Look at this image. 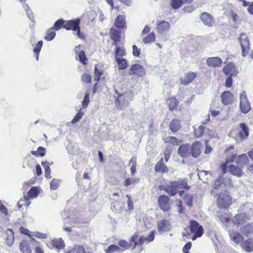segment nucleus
I'll use <instances>...</instances> for the list:
<instances>
[{
	"label": "nucleus",
	"instance_id": "nucleus-1",
	"mask_svg": "<svg viewBox=\"0 0 253 253\" xmlns=\"http://www.w3.org/2000/svg\"><path fill=\"white\" fill-rule=\"evenodd\" d=\"M64 22L65 21L63 19H59L55 22L52 28L55 30H59L63 25V27L67 30H73L74 31H77V36L80 38H81L79 26L80 19L79 18L68 21L65 24H64Z\"/></svg>",
	"mask_w": 253,
	"mask_h": 253
},
{
	"label": "nucleus",
	"instance_id": "nucleus-2",
	"mask_svg": "<svg viewBox=\"0 0 253 253\" xmlns=\"http://www.w3.org/2000/svg\"><path fill=\"white\" fill-rule=\"evenodd\" d=\"M133 91L129 90L118 95L117 98L116 99L115 103L121 108H124L128 105L129 102L133 99Z\"/></svg>",
	"mask_w": 253,
	"mask_h": 253
},
{
	"label": "nucleus",
	"instance_id": "nucleus-3",
	"mask_svg": "<svg viewBox=\"0 0 253 253\" xmlns=\"http://www.w3.org/2000/svg\"><path fill=\"white\" fill-rule=\"evenodd\" d=\"M189 227L191 232L195 234L192 238L193 241L202 236L204 233V229L197 221L191 220L189 221Z\"/></svg>",
	"mask_w": 253,
	"mask_h": 253
},
{
	"label": "nucleus",
	"instance_id": "nucleus-4",
	"mask_svg": "<svg viewBox=\"0 0 253 253\" xmlns=\"http://www.w3.org/2000/svg\"><path fill=\"white\" fill-rule=\"evenodd\" d=\"M239 41L242 48V54L245 56L250 49V43L248 36L245 33H242L239 36Z\"/></svg>",
	"mask_w": 253,
	"mask_h": 253
},
{
	"label": "nucleus",
	"instance_id": "nucleus-5",
	"mask_svg": "<svg viewBox=\"0 0 253 253\" xmlns=\"http://www.w3.org/2000/svg\"><path fill=\"white\" fill-rule=\"evenodd\" d=\"M240 109L241 112L244 114L248 113L251 109L250 103L247 98L245 91H243L240 95Z\"/></svg>",
	"mask_w": 253,
	"mask_h": 253
},
{
	"label": "nucleus",
	"instance_id": "nucleus-6",
	"mask_svg": "<svg viewBox=\"0 0 253 253\" xmlns=\"http://www.w3.org/2000/svg\"><path fill=\"white\" fill-rule=\"evenodd\" d=\"M231 197L226 192L219 194L217 199V205L219 208H227L231 204Z\"/></svg>",
	"mask_w": 253,
	"mask_h": 253
},
{
	"label": "nucleus",
	"instance_id": "nucleus-7",
	"mask_svg": "<svg viewBox=\"0 0 253 253\" xmlns=\"http://www.w3.org/2000/svg\"><path fill=\"white\" fill-rule=\"evenodd\" d=\"M129 74L134 77H142L145 74L144 68L140 64H135L131 66L129 70Z\"/></svg>",
	"mask_w": 253,
	"mask_h": 253
},
{
	"label": "nucleus",
	"instance_id": "nucleus-8",
	"mask_svg": "<svg viewBox=\"0 0 253 253\" xmlns=\"http://www.w3.org/2000/svg\"><path fill=\"white\" fill-rule=\"evenodd\" d=\"M239 126L241 129L233 130L230 133L232 134L234 131H237V135H238L241 139L247 138L249 135V128L248 126L244 123H241Z\"/></svg>",
	"mask_w": 253,
	"mask_h": 253
},
{
	"label": "nucleus",
	"instance_id": "nucleus-9",
	"mask_svg": "<svg viewBox=\"0 0 253 253\" xmlns=\"http://www.w3.org/2000/svg\"><path fill=\"white\" fill-rule=\"evenodd\" d=\"M202 143L200 142L197 141L193 143L190 146V153L193 158H196L199 156L201 154V147Z\"/></svg>",
	"mask_w": 253,
	"mask_h": 253
},
{
	"label": "nucleus",
	"instance_id": "nucleus-10",
	"mask_svg": "<svg viewBox=\"0 0 253 253\" xmlns=\"http://www.w3.org/2000/svg\"><path fill=\"white\" fill-rule=\"evenodd\" d=\"M222 103L225 105L231 104L233 101V95L229 91H224L221 95Z\"/></svg>",
	"mask_w": 253,
	"mask_h": 253
},
{
	"label": "nucleus",
	"instance_id": "nucleus-11",
	"mask_svg": "<svg viewBox=\"0 0 253 253\" xmlns=\"http://www.w3.org/2000/svg\"><path fill=\"white\" fill-rule=\"evenodd\" d=\"M196 77V74L194 72H188L186 73L183 77L180 79V83L182 84L186 85L191 83Z\"/></svg>",
	"mask_w": 253,
	"mask_h": 253
},
{
	"label": "nucleus",
	"instance_id": "nucleus-12",
	"mask_svg": "<svg viewBox=\"0 0 253 253\" xmlns=\"http://www.w3.org/2000/svg\"><path fill=\"white\" fill-rule=\"evenodd\" d=\"M169 28V23L165 20L158 21L157 23V30L160 34L168 31Z\"/></svg>",
	"mask_w": 253,
	"mask_h": 253
},
{
	"label": "nucleus",
	"instance_id": "nucleus-13",
	"mask_svg": "<svg viewBox=\"0 0 253 253\" xmlns=\"http://www.w3.org/2000/svg\"><path fill=\"white\" fill-rule=\"evenodd\" d=\"M173 182L170 181L169 184L166 185L165 186H162L160 187V189L165 190L168 194L171 196H175L177 192V189L174 186V184H172Z\"/></svg>",
	"mask_w": 253,
	"mask_h": 253
},
{
	"label": "nucleus",
	"instance_id": "nucleus-14",
	"mask_svg": "<svg viewBox=\"0 0 253 253\" xmlns=\"http://www.w3.org/2000/svg\"><path fill=\"white\" fill-rule=\"evenodd\" d=\"M223 72L226 75H229L232 77L236 76L238 73L235 65L231 63H228L223 68Z\"/></svg>",
	"mask_w": 253,
	"mask_h": 253
},
{
	"label": "nucleus",
	"instance_id": "nucleus-15",
	"mask_svg": "<svg viewBox=\"0 0 253 253\" xmlns=\"http://www.w3.org/2000/svg\"><path fill=\"white\" fill-rule=\"evenodd\" d=\"M200 18L204 25L211 27L213 24V18L212 15L207 12L201 14Z\"/></svg>",
	"mask_w": 253,
	"mask_h": 253
},
{
	"label": "nucleus",
	"instance_id": "nucleus-16",
	"mask_svg": "<svg viewBox=\"0 0 253 253\" xmlns=\"http://www.w3.org/2000/svg\"><path fill=\"white\" fill-rule=\"evenodd\" d=\"M178 153L182 158L189 157L191 154L190 145L186 144L180 146L178 148Z\"/></svg>",
	"mask_w": 253,
	"mask_h": 253
},
{
	"label": "nucleus",
	"instance_id": "nucleus-17",
	"mask_svg": "<svg viewBox=\"0 0 253 253\" xmlns=\"http://www.w3.org/2000/svg\"><path fill=\"white\" fill-rule=\"evenodd\" d=\"M241 167L231 164L229 166V171L232 174L237 177H240L243 174V170Z\"/></svg>",
	"mask_w": 253,
	"mask_h": 253
},
{
	"label": "nucleus",
	"instance_id": "nucleus-18",
	"mask_svg": "<svg viewBox=\"0 0 253 253\" xmlns=\"http://www.w3.org/2000/svg\"><path fill=\"white\" fill-rule=\"evenodd\" d=\"M228 232L231 240L235 244L240 243L243 241V238L239 232L234 230H229Z\"/></svg>",
	"mask_w": 253,
	"mask_h": 253
},
{
	"label": "nucleus",
	"instance_id": "nucleus-19",
	"mask_svg": "<svg viewBox=\"0 0 253 253\" xmlns=\"http://www.w3.org/2000/svg\"><path fill=\"white\" fill-rule=\"evenodd\" d=\"M221 59L218 57H209L207 60V64L210 67H220L222 64Z\"/></svg>",
	"mask_w": 253,
	"mask_h": 253
},
{
	"label": "nucleus",
	"instance_id": "nucleus-20",
	"mask_svg": "<svg viewBox=\"0 0 253 253\" xmlns=\"http://www.w3.org/2000/svg\"><path fill=\"white\" fill-rule=\"evenodd\" d=\"M170 227L168 220L164 219L159 221L158 223V231L160 232H164L170 230Z\"/></svg>",
	"mask_w": 253,
	"mask_h": 253
},
{
	"label": "nucleus",
	"instance_id": "nucleus-21",
	"mask_svg": "<svg viewBox=\"0 0 253 253\" xmlns=\"http://www.w3.org/2000/svg\"><path fill=\"white\" fill-rule=\"evenodd\" d=\"M169 202V198L167 196L161 195L158 198V202L160 208L164 211H168V204Z\"/></svg>",
	"mask_w": 253,
	"mask_h": 253
},
{
	"label": "nucleus",
	"instance_id": "nucleus-22",
	"mask_svg": "<svg viewBox=\"0 0 253 253\" xmlns=\"http://www.w3.org/2000/svg\"><path fill=\"white\" fill-rule=\"evenodd\" d=\"M247 219L246 215L244 213H239L235 215L233 219L234 224L242 225L245 223Z\"/></svg>",
	"mask_w": 253,
	"mask_h": 253
},
{
	"label": "nucleus",
	"instance_id": "nucleus-23",
	"mask_svg": "<svg viewBox=\"0 0 253 253\" xmlns=\"http://www.w3.org/2000/svg\"><path fill=\"white\" fill-rule=\"evenodd\" d=\"M172 184L174 185L176 189H189V186L188 185L185 179H178L176 181H172Z\"/></svg>",
	"mask_w": 253,
	"mask_h": 253
},
{
	"label": "nucleus",
	"instance_id": "nucleus-24",
	"mask_svg": "<svg viewBox=\"0 0 253 253\" xmlns=\"http://www.w3.org/2000/svg\"><path fill=\"white\" fill-rule=\"evenodd\" d=\"M249 159L245 154H242L238 157L237 159L235 161L236 164L243 168L244 166L248 164Z\"/></svg>",
	"mask_w": 253,
	"mask_h": 253
},
{
	"label": "nucleus",
	"instance_id": "nucleus-25",
	"mask_svg": "<svg viewBox=\"0 0 253 253\" xmlns=\"http://www.w3.org/2000/svg\"><path fill=\"white\" fill-rule=\"evenodd\" d=\"M199 179L203 181L204 183H207L208 179L210 178L212 175L207 170H200L198 173Z\"/></svg>",
	"mask_w": 253,
	"mask_h": 253
},
{
	"label": "nucleus",
	"instance_id": "nucleus-26",
	"mask_svg": "<svg viewBox=\"0 0 253 253\" xmlns=\"http://www.w3.org/2000/svg\"><path fill=\"white\" fill-rule=\"evenodd\" d=\"M6 243L8 246H11L14 242V233L11 229L8 228L6 231Z\"/></svg>",
	"mask_w": 253,
	"mask_h": 253
},
{
	"label": "nucleus",
	"instance_id": "nucleus-27",
	"mask_svg": "<svg viewBox=\"0 0 253 253\" xmlns=\"http://www.w3.org/2000/svg\"><path fill=\"white\" fill-rule=\"evenodd\" d=\"M241 247L243 249L247 252L253 251V238H250L241 244Z\"/></svg>",
	"mask_w": 253,
	"mask_h": 253
},
{
	"label": "nucleus",
	"instance_id": "nucleus-28",
	"mask_svg": "<svg viewBox=\"0 0 253 253\" xmlns=\"http://www.w3.org/2000/svg\"><path fill=\"white\" fill-rule=\"evenodd\" d=\"M115 25L118 28H124L126 25V20L124 16L119 15L116 18L115 21Z\"/></svg>",
	"mask_w": 253,
	"mask_h": 253
},
{
	"label": "nucleus",
	"instance_id": "nucleus-29",
	"mask_svg": "<svg viewBox=\"0 0 253 253\" xmlns=\"http://www.w3.org/2000/svg\"><path fill=\"white\" fill-rule=\"evenodd\" d=\"M111 38L114 41L113 44L117 46V42L120 39V32L114 29H111L110 33Z\"/></svg>",
	"mask_w": 253,
	"mask_h": 253
},
{
	"label": "nucleus",
	"instance_id": "nucleus-30",
	"mask_svg": "<svg viewBox=\"0 0 253 253\" xmlns=\"http://www.w3.org/2000/svg\"><path fill=\"white\" fill-rule=\"evenodd\" d=\"M155 170L157 172H168V169L166 167V166L163 164V159H161V160L156 164L155 167Z\"/></svg>",
	"mask_w": 253,
	"mask_h": 253
},
{
	"label": "nucleus",
	"instance_id": "nucleus-31",
	"mask_svg": "<svg viewBox=\"0 0 253 253\" xmlns=\"http://www.w3.org/2000/svg\"><path fill=\"white\" fill-rule=\"evenodd\" d=\"M20 251L23 253H31L32 251L27 241H22L19 245Z\"/></svg>",
	"mask_w": 253,
	"mask_h": 253
},
{
	"label": "nucleus",
	"instance_id": "nucleus-32",
	"mask_svg": "<svg viewBox=\"0 0 253 253\" xmlns=\"http://www.w3.org/2000/svg\"><path fill=\"white\" fill-rule=\"evenodd\" d=\"M155 237V231H152L150 232L149 236L147 237H144L143 236H140L139 237V243L140 245H142L145 242H147V243L150 242L152 241Z\"/></svg>",
	"mask_w": 253,
	"mask_h": 253
},
{
	"label": "nucleus",
	"instance_id": "nucleus-33",
	"mask_svg": "<svg viewBox=\"0 0 253 253\" xmlns=\"http://www.w3.org/2000/svg\"><path fill=\"white\" fill-rule=\"evenodd\" d=\"M180 122L177 119L173 120L169 124V128L172 132L177 131L180 127Z\"/></svg>",
	"mask_w": 253,
	"mask_h": 253
},
{
	"label": "nucleus",
	"instance_id": "nucleus-34",
	"mask_svg": "<svg viewBox=\"0 0 253 253\" xmlns=\"http://www.w3.org/2000/svg\"><path fill=\"white\" fill-rule=\"evenodd\" d=\"M53 246L57 250L63 249L64 247L63 240L61 238L52 240Z\"/></svg>",
	"mask_w": 253,
	"mask_h": 253
},
{
	"label": "nucleus",
	"instance_id": "nucleus-35",
	"mask_svg": "<svg viewBox=\"0 0 253 253\" xmlns=\"http://www.w3.org/2000/svg\"><path fill=\"white\" fill-rule=\"evenodd\" d=\"M139 235L137 233H135L129 239L130 246L133 245V248L137 246H140Z\"/></svg>",
	"mask_w": 253,
	"mask_h": 253
},
{
	"label": "nucleus",
	"instance_id": "nucleus-36",
	"mask_svg": "<svg viewBox=\"0 0 253 253\" xmlns=\"http://www.w3.org/2000/svg\"><path fill=\"white\" fill-rule=\"evenodd\" d=\"M240 231L243 234L248 235L249 234L253 232V227L251 224H248L240 228Z\"/></svg>",
	"mask_w": 253,
	"mask_h": 253
},
{
	"label": "nucleus",
	"instance_id": "nucleus-37",
	"mask_svg": "<svg viewBox=\"0 0 253 253\" xmlns=\"http://www.w3.org/2000/svg\"><path fill=\"white\" fill-rule=\"evenodd\" d=\"M51 163L50 165L52 164ZM42 165L44 169L45 176L47 178H51L50 176V169L49 168V163L47 162H42Z\"/></svg>",
	"mask_w": 253,
	"mask_h": 253
},
{
	"label": "nucleus",
	"instance_id": "nucleus-38",
	"mask_svg": "<svg viewBox=\"0 0 253 253\" xmlns=\"http://www.w3.org/2000/svg\"><path fill=\"white\" fill-rule=\"evenodd\" d=\"M155 39V34L153 32H152L143 39V42L144 44H148L154 42Z\"/></svg>",
	"mask_w": 253,
	"mask_h": 253
},
{
	"label": "nucleus",
	"instance_id": "nucleus-39",
	"mask_svg": "<svg viewBox=\"0 0 253 253\" xmlns=\"http://www.w3.org/2000/svg\"><path fill=\"white\" fill-rule=\"evenodd\" d=\"M123 250L116 245H111L106 250V253H121Z\"/></svg>",
	"mask_w": 253,
	"mask_h": 253
},
{
	"label": "nucleus",
	"instance_id": "nucleus-40",
	"mask_svg": "<svg viewBox=\"0 0 253 253\" xmlns=\"http://www.w3.org/2000/svg\"><path fill=\"white\" fill-rule=\"evenodd\" d=\"M115 49V59L120 58L119 56H123L126 55V51L123 47H118V45L116 46Z\"/></svg>",
	"mask_w": 253,
	"mask_h": 253
},
{
	"label": "nucleus",
	"instance_id": "nucleus-41",
	"mask_svg": "<svg viewBox=\"0 0 253 253\" xmlns=\"http://www.w3.org/2000/svg\"><path fill=\"white\" fill-rule=\"evenodd\" d=\"M178 103V100L175 98H171L167 101V104L169 105L170 110H172L175 109Z\"/></svg>",
	"mask_w": 253,
	"mask_h": 253
},
{
	"label": "nucleus",
	"instance_id": "nucleus-42",
	"mask_svg": "<svg viewBox=\"0 0 253 253\" xmlns=\"http://www.w3.org/2000/svg\"><path fill=\"white\" fill-rule=\"evenodd\" d=\"M53 29L51 28L49 29L46 32V34L44 37V39L47 41H52L55 36V32L53 31Z\"/></svg>",
	"mask_w": 253,
	"mask_h": 253
},
{
	"label": "nucleus",
	"instance_id": "nucleus-43",
	"mask_svg": "<svg viewBox=\"0 0 253 253\" xmlns=\"http://www.w3.org/2000/svg\"><path fill=\"white\" fill-rule=\"evenodd\" d=\"M116 60L118 64L119 69L124 70L127 67V63L125 59L119 58L116 59Z\"/></svg>",
	"mask_w": 253,
	"mask_h": 253
},
{
	"label": "nucleus",
	"instance_id": "nucleus-44",
	"mask_svg": "<svg viewBox=\"0 0 253 253\" xmlns=\"http://www.w3.org/2000/svg\"><path fill=\"white\" fill-rule=\"evenodd\" d=\"M206 128L203 126H199L197 128H195V135L197 137H200L203 135H205Z\"/></svg>",
	"mask_w": 253,
	"mask_h": 253
},
{
	"label": "nucleus",
	"instance_id": "nucleus-45",
	"mask_svg": "<svg viewBox=\"0 0 253 253\" xmlns=\"http://www.w3.org/2000/svg\"><path fill=\"white\" fill-rule=\"evenodd\" d=\"M139 179L136 177L128 178L126 179L124 182V185L125 186H128L130 185L137 183L139 182Z\"/></svg>",
	"mask_w": 253,
	"mask_h": 253
},
{
	"label": "nucleus",
	"instance_id": "nucleus-46",
	"mask_svg": "<svg viewBox=\"0 0 253 253\" xmlns=\"http://www.w3.org/2000/svg\"><path fill=\"white\" fill-rule=\"evenodd\" d=\"M39 194L38 188L37 187H33L30 189L28 193V195L31 198H35Z\"/></svg>",
	"mask_w": 253,
	"mask_h": 253
},
{
	"label": "nucleus",
	"instance_id": "nucleus-47",
	"mask_svg": "<svg viewBox=\"0 0 253 253\" xmlns=\"http://www.w3.org/2000/svg\"><path fill=\"white\" fill-rule=\"evenodd\" d=\"M205 135L208 137H209L210 138H211L212 137H217V133L214 130L206 128Z\"/></svg>",
	"mask_w": 253,
	"mask_h": 253
},
{
	"label": "nucleus",
	"instance_id": "nucleus-48",
	"mask_svg": "<svg viewBox=\"0 0 253 253\" xmlns=\"http://www.w3.org/2000/svg\"><path fill=\"white\" fill-rule=\"evenodd\" d=\"M42 44H43V42L42 41H40L36 44V45H35V46L34 47V52L35 53H36V54H37V60H38V59H39V55L41 49L42 48Z\"/></svg>",
	"mask_w": 253,
	"mask_h": 253
},
{
	"label": "nucleus",
	"instance_id": "nucleus-49",
	"mask_svg": "<svg viewBox=\"0 0 253 253\" xmlns=\"http://www.w3.org/2000/svg\"><path fill=\"white\" fill-rule=\"evenodd\" d=\"M183 2V0H171L170 5L173 8L177 9L182 5Z\"/></svg>",
	"mask_w": 253,
	"mask_h": 253
},
{
	"label": "nucleus",
	"instance_id": "nucleus-50",
	"mask_svg": "<svg viewBox=\"0 0 253 253\" xmlns=\"http://www.w3.org/2000/svg\"><path fill=\"white\" fill-rule=\"evenodd\" d=\"M60 181L58 179H53L50 183V187L51 190H56L59 186Z\"/></svg>",
	"mask_w": 253,
	"mask_h": 253
},
{
	"label": "nucleus",
	"instance_id": "nucleus-51",
	"mask_svg": "<svg viewBox=\"0 0 253 253\" xmlns=\"http://www.w3.org/2000/svg\"><path fill=\"white\" fill-rule=\"evenodd\" d=\"M77 54H78V57L81 62L84 64H85L87 61V58L85 55L84 52L82 50Z\"/></svg>",
	"mask_w": 253,
	"mask_h": 253
},
{
	"label": "nucleus",
	"instance_id": "nucleus-52",
	"mask_svg": "<svg viewBox=\"0 0 253 253\" xmlns=\"http://www.w3.org/2000/svg\"><path fill=\"white\" fill-rule=\"evenodd\" d=\"M112 208L116 211H119L122 209V204L119 201H115L112 204Z\"/></svg>",
	"mask_w": 253,
	"mask_h": 253
},
{
	"label": "nucleus",
	"instance_id": "nucleus-53",
	"mask_svg": "<svg viewBox=\"0 0 253 253\" xmlns=\"http://www.w3.org/2000/svg\"><path fill=\"white\" fill-rule=\"evenodd\" d=\"M185 200L187 205L191 207L193 205V197L191 195H187L185 196Z\"/></svg>",
	"mask_w": 253,
	"mask_h": 253
},
{
	"label": "nucleus",
	"instance_id": "nucleus-54",
	"mask_svg": "<svg viewBox=\"0 0 253 253\" xmlns=\"http://www.w3.org/2000/svg\"><path fill=\"white\" fill-rule=\"evenodd\" d=\"M89 93H86L84 97V98L82 101V106L83 108H86L89 102Z\"/></svg>",
	"mask_w": 253,
	"mask_h": 253
},
{
	"label": "nucleus",
	"instance_id": "nucleus-55",
	"mask_svg": "<svg viewBox=\"0 0 253 253\" xmlns=\"http://www.w3.org/2000/svg\"><path fill=\"white\" fill-rule=\"evenodd\" d=\"M82 81L86 83H89L91 81V76L88 74L84 73L82 76Z\"/></svg>",
	"mask_w": 253,
	"mask_h": 253
},
{
	"label": "nucleus",
	"instance_id": "nucleus-56",
	"mask_svg": "<svg viewBox=\"0 0 253 253\" xmlns=\"http://www.w3.org/2000/svg\"><path fill=\"white\" fill-rule=\"evenodd\" d=\"M102 72L98 70L96 66H95L94 69V80L96 82L99 81Z\"/></svg>",
	"mask_w": 253,
	"mask_h": 253
},
{
	"label": "nucleus",
	"instance_id": "nucleus-57",
	"mask_svg": "<svg viewBox=\"0 0 253 253\" xmlns=\"http://www.w3.org/2000/svg\"><path fill=\"white\" fill-rule=\"evenodd\" d=\"M171 149H169L168 147H167V149L165 150L164 156L166 162H167L169 160L170 156L171 155Z\"/></svg>",
	"mask_w": 253,
	"mask_h": 253
},
{
	"label": "nucleus",
	"instance_id": "nucleus-58",
	"mask_svg": "<svg viewBox=\"0 0 253 253\" xmlns=\"http://www.w3.org/2000/svg\"><path fill=\"white\" fill-rule=\"evenodd\" d=\"M83 113L80 111L76 115V116L73 118V119L72 121V123L73 124H75L77 122H78L83 117Z\"/></svg>",
	"mask_w": 253,
	"mask_h": 253
},
{
	"label": "nucleus",
	"instance_id": "nucleus-59",
	"mask_svg": "<svg viewBox=\"0 0 253 253\" xmlns=\"http://www.w3.org/2000/svg\"><path fill=\"white\" fill-rule=\"evenodd\" d=\"M118 244L121 247L124 248L125 249H126L130 246H129L130 244H128V243L124 240H120Z\"/></svg>",
	"mask_w": 253,
	"mask_h": 253
},
{
	"label": "nucleus",
	"instance_id": "nucleus-60",
	"mask_svg": "<svg viewBox=\"0 0 253 253\" xmlns=\"http://www.w3.org/2000/svg\"><path fill=\"white\" fill-rule=\"evenodd\" d=\"M72 253H85L84 248L83 247L79 246L75 248L72 251Z\"/></svg>",
	"mask_w": 253,
	"mask_h": 253
},
{
	"label": "nucleus",
	"instance_id": "nucleus-61",
	"mask_svg": "<svg viewBox=\"0 0 253 253\" xmlns=\"http://www.w3.org/2000/svg\"><path fill=\"white\" fill-rule=\"evenodd\" d=\"M126 197L127 198V204L128 207V209L129 211H132L133 209V206L131 197L128 195L126 196Z\"/></svg>",
	"mask_w": 253,
	"mask_h": 253
},
{
	"label": "nucleus",
	"instance_id": "nucleus-62",
	"mask_svg": "<svg viewBox=\"0 0 253 253\" xmlns=\"http://www.w3.org/2000/svg\"><path fill=\"white\" fill-rule=\"evenodd\" d=\"M38 156L43 157L45 154V149L42 147H39L37 150Z\"/></svg>",
	"mask_w": 253,
	"mask_h": 253
},
{
	"label": "nucleus",
	"instance_id": "nucleus-63",
	"mask_svg": "<svg viewBox=\"0 0 253 253\" xmlns=\"http://www.w3.org/2000/svg\"><path fill=\"white\" fill-rule=\"evenodd\" d=\"M192 246L191 242H189L186 243L183 248V252L184 253H189L188 251L191 249Z\"/></svg>",
	"mask_w": 253,
	"mask_h": 253
},
{
	"label": "nucleus",
	"instance_id": "nucleus-64",
	"mask_svg": "<svg viewBox=\"0 0 253 253\" xmlns=\"http://www.w3.org/2000/svg\"><path fill=\"white\" fill-rule=\"evenodd\" d=\"M221 178H220L219 179H217L214 181L213 185V187L215 189H217L219 188V187L221 186Z\"/></svg>",
	"mask_w": 253,
	"mask_h": 253
}]
</instances>
